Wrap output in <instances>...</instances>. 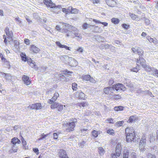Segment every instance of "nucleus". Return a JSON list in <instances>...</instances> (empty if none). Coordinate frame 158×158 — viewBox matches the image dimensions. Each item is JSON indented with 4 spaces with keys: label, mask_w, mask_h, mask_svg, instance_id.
<instances>
[{
    "label": "nucleus",
    "mask_w": 158,
    "mask_h": 158,
    "mask_svg": "<svg viewBox=\"0 0 158 158\" xmlns=\"http://www.w3.org/2000/svg\"><path fill=\"white\" fill-rule=\"evenodd\" d=\"M62 23L64 28L61 29V32H64L66 33V36L68 37L71 36L73 38L75 36H77L78 34V30L76 27H73L66 23L60 22Z\"/></svg>",
    "instance_id": "nucleus-1"
},
{
    "label": "nucleus",
    "mask_w": 158,
    "mask_h": 158,
    "mask_svg": "<svg viewBox=\"0 0 158 158\" xmlns=\"http://www.w3.org/2000/svg\"><path fill=\"white\" fill-rule=\"evenodd\" d=\"M126 134V140L128 142H131L133 140L135 137L134 130L133 128H127L125 130Z\"/></svg>",
    "instance_id": "nucleus-2"
},
{
    "label": "nucleus",
    "mask_w": 158,
    "mask_h": 158,
    "mask_svg": "<svg viewBox=\"0 0 158 158\" xmlns=\"http://www.w3.org/2000/svg\"><path fill=\"white\" fill-rule=\"evenodd\" d=\"M5 31L6 35L7 36L8 40H7L6 35H4L3 37V39H4V42L6 44H7L8 42H9L10 44H11L13 41V32L11 31H10L8 27H6Z\"/></svg>",
    "instance_id": "nucleus-3"
},
{
    "label": "nucleus",
    "mask_w": 158,
    "mask_h": 158,
    "mask_svg": "<svg viewBox=\"0 0 158 158\" xmlns=\"http://www.w3.org/2000/svg\"><path fill=\"white\" fill-rule=\"evenodd\" d=\"M146 61L145 60L142 58L140 57L139 60H137V65L138 66H142L144 68L146 71L149 72L152 71L151 73L152 74V70L154 68L152 69L149 66H146L145 65Z\"/></svg>",
    "instance_id": "nucleus-4"
},
{
    "label": "nucleus",
    "mask_w": 158,
    "mask_h": 158,
    "mask_svg": "<svg viewBox=\"0 0 158 158\" xmlns=\"http://www.w3.org/2000/svg\"><path fill=\"white\" fill-rule=\"evenodd\" d=\"M71 122L67 123L66 126L68 128L66 129L67 131H72L74 130V128L75 127V123L77 122V120L76 119H72L71 120Z\"/></svg>",
    "instance_id": "nucleus-5"
},
{
    "label": "nucleus",
    "mask_w": 158,
    "mask_h": 158,
    "mask_svg": "<svg viewBox=\"0 0 158 158\" xmlns=\"http://www.w3.org/2000/svg\"><path fill=\"white\" fill-rule=\"evenodd\" d=\"M146 143V140L145 137H143L141 138L139 144V148L141 152H143L146 150L145 148Z\"/></svg>",
    "instance_id": "nucleus-6"
},
{
    "label": "nucleus",
    "mask_w": 158,
    "mask_h": 158,
    "mask_svg": "<svg viewBox=\"0 0 158 158\" xmlns=\"http://www.w3.org/2000/svg\"><path fill=\"white\" fill-rule=\"evenodd\" d=\"M114 90V89L118 91L119 92L121 90L124 91L126 90V88L124 85L122 84L118 83L115 85H114L112 87Z\"/></svg>",
    "instance_id": "nucleus-7"
},
{
    "label": "nucleus",
    "mask_w": 158,
    "mask_h": 158,
    "mask_svg": "<svg viewBox=\"0 0 158 158\" xmlns=\"http://www.w3.org/2000/svg\"><path fill=\"white\" fill-rule=\"evenodd\" d=\"M61 8V6L60 5L56 6L55 4V6L51 8L50 10L54 12L55 13H56L57 14H59L60 13L59 10Z\"/></svg>",
    "instance_id": "nucleus-8"
},
{
    "label": "nucleus",
    "mask_w": 158,
    "mask_h": 158,
    "mask_svg": "<svg viewBox=\"0 0 158 158\" xmlns=\"http://www.w3.org/2000/svg\"><path fill=\"white\" fill-rule=\"evenodd\" d=\"M71 57H69L67 55H64L60 56V59L63 62L68 64Z\"/></svg>",
    "instance_id": "nucleus-9"
},
{
    "label": "nucleus",
    "mask_w": 158,
    "mask_h": 158,
    "mask_svg": "<svg viewBox=\"0 0 158 158\" xmlns=\"http://www.w3.org/2000/svg\"><path fill=\"white\" fill-rule=\"evenodd\" d=\"M44 2L49 10L55 6V4L53 3L51 0H44Z\"/></svg>",
    "instance_id": "nucleus-10"
},
{
    "label": "nucleus",
    "mask_w": 158,
    "mask_h": 158,
    "mask_svg": "<svg viewBox=\"0 0 158 158\" xmlns=\"http://www.w3.org/2000/svg\"><path fill=\"white\" fill-rule=\"evenodd\" d=\"M22 79L24 83L27 85H29L31 84V80L28 76L23 75L22 77Z\"/></svg>",
    "instance_id": "nucleus-11"
},
{
    "label": "nucleus",
    "mask_w": 158,
    "mask_h": 158,
    "mask_svg": "<svg viewBox=\"0 0 158 158\" xmlns=\"http://www.w3.org/2000/svg\"><path fill=\"white\" fill-rule=\"evenodd\" d=\"M68 65L71 66H76L77 65V62L76 60L71 57Z\"/></svg>",
    "instance_id": "nucleus-12"
},
{
    "label": "nucleus",
    "mask_w": 158,
    "mask_h": 158,
    "mask_svg": "<svg viewBox=\"0 0 158 158\" xmlns=\"http://www.w3.org/2000/svg\"><path fill=\"white\" fill-rule=\"evenodd\" d=\"M60 158H64L66 157L67 155L65 151L63 149L60 150L57 154Z\"/></svg>",
    "instance_id": "nucleus-13"
},
{
    "label": "nucleus",
    "mask_w": 158,
    "mask_h": 158,
    "mask_svg": "<svg viewBox=\"0 0 158 158\" xmlns=\"http://www.w3.org/2000/svg\"><path fill=\"white\" fill-rule=\"evenodd\" d=\"M75 96L80 99H84L85 97V94L81 92H77L75 93Z\"/></svg>",
    "instance_id": "nucleus-14"
},
{
    "label": "nucleus",
    "mask_w": 158,
    "mask_h": 158,
    "mask_svg": "<svg viewBox=\"0 0 158 158\" xmlns=\"http://www.w3.org/2000/svg\"><path fill=\"white\" fill-rule=\"evenodd\" d=\"M30 50L33 52L36 53L39 52L40 51V49L36 46L34 45H31Z\"/></svg>",
    "instance_id": "nucleus-15"
},
{
    "label": "nucleus",
    "mask_w": 158,
    "mask_h": 158,
    "mask_svg": "<svg viewBox=\"0 0 158 158\" xmlns=\"http://www.w3.org/2000/svg\"><path fill=\"white\" fill-rule=\"evenodd\" d=\"M114 90L113 88L111 87H108L104 88L103 91L106 94H108L112 92Z\"/></svg>",
    "instance_id": "nucleus-16"
},
{
    "label": "nucleus",
    "mask_w": 158,
    "mask_h": 158,
    "mask_svg": "<svg viewBox=\"0 0 158 158\" xmlns=\"http://www.w3.org/2000/svg\"><path fill=\"white\" fill-rule=\"evenodd\" d=\"M13 42V41L12 42ZM14 46L13 48L16 50H18L19 48V43L17 40H14L13 41Z\"/></svg>",
    "instance_id": "nucleus-17"
},
{
    "label": "nucleus",
    "mask_w": 158,
    "mask_h": 158,
    "mask_svg": "<svg viewBox=\"0 0 158 158\" xmlns=\"http://www.w3.org/2000/svg\"><path fill=\"white\" fill-rule=\"evenodd\" d=\"M56 43L57 45L60 48H64L66 49H68L69 50H70V48L65 45L62 44L60 42H56Z\"/></svg>",
    "instance_id": "nucleus-18"
},
{
    "label": "nucleus",
    "mask_w": 158,
    "mask_h": 158,
    "mask_svg": "<svg viewBox=\"0 0 158 158\" xmlns=\"http://www.w3.org/2000/svg\"><path fill=\"white\" fill-rule=\"evenodd\" d=\"M0 76L4 77L7 80H10L11 79L12 77L9 74H6L4 73H0Z\"/></svg>",
    "instance_id": "nucleus-19"
},
{
    "label": "nucleus",
    "mask_w": 158,
    "mask_h": 158,
    "mask_svg": "<svg viewBox=\"0 0 158 158\" xmlns=\"http://www.w3.org/2000/svg\"><path fill=\"white\" fill-rule=\"evenodd\" d=\"M106 3L108 5L113 6L115 4V2L113 0H106Z\"/></svg>",
    "instance_id": "nucleus-20"
},
{
    "label": "nucleus",
    "mask_w": 158,
    "mask_h": 158,
    "mask_svg": "<svg viewBox=\"0 0 158 158\" xmlns=\"http://www.w3.org/2000/svg\"><path fill=\"white\" fill-rule=\"evenodd\" d=\"M11 143L14 145H15L17 143L19 144L20 143V140L18 138H13L11 141Z\"/></svg>",
    "instance_id": "nucleus-21"
},
{
    "label": "nucleus",
    "mask_w": 158,
    "mask_h": 158,
    "mask_svg": "<svg viewBox=\"0 0 158 158\" xmlns=\"http://www.w3.org/2000/svg\"><path fill=\"white\" fill-rule=\"evenodd\" d=\"M136 53H137L139 55H140L139 57V58L140 57L142 58L141 56H142L143 55V52L139 47H138Z\"/></svg>",
    "instance_id": "nucleus-22"
},
{
    "label": "nucleus",
    "mask_w": 158,
    "mask_h": 158,
    "mask_svg": "<svg viewBox=\"0 0 158 158\" xmlns=\"http://www.w3.org/2000/svg\"><path fill=\"white\" fill-rule=\"evenodd\" d=\"M150 141L151 143L153 142L156 139L155 134L152 133L150 134Z\"/></svg>",
    "instance_id": "nucleus-23"
},
{
    "label": "nucleus",
    "mask_w": 158,
    "mask_h": 158,
    "mask_svg": "<svg viewBox=\"0 0 158 158\" xmlns=\"http://www.w3.org/2000/svg\"><path fill=\"white\" fill-rule=\"evenodd\" d=\"M129 151L127 149H125L123 151V158H128Z\"/></svg>",
    "instance_id": "nucleus-24"
},
{
    "label": "nucleus",
    "mask_w": 158,
    "mask_h": 158,
    "mask_svg": "<svg viewBox=\"0 0 158 158\" xmlns=\"http://www.w3.org/2000/svg\"><path fill=\"white\" fill-rule=\"evenodd\" d=\"M136 120V118L135 116L134 115L131 116L129 120V121L130 123H133L135 122Z\"/></svg>",
    "instance_id": "nucleus-25"
},
{
    "label": "nucleus",
    "mask_w": 158,
    "mask_h": 158,
    "mask_svg": "<svg viewBox=\"0 0 158 158\" xmlns=\"http://www.w3.org/2000/svg\"><path fill=\"white\" fill-rule=\"evenodd\" d=\"M98 149L99 154L100 155L102 156L105 153V151L102 147H99L98 148Z\"/></svg>",
    "instance_id": "nucleus-26"
},
{
    "label": "nucleus",
    "mask_w": 158,
    "mask_h": 158,
    "mask_svg": "<svg viewBox=\"0 0 158 158\" xmlns=\"http://www.w3.org/2000/svg\"><path fill=\"white\" fill-rule=\"evenodd\" d=\"M59 103L57 102H55L52 104L51 106V108L52 109H54L55 108H57L58 106Z\"/></svg>",
    "instance_id": "nucleus-27"
},
{
    "label": "nucleus",
    "mask_w": 158,
    "mask_h": 158,
    "mask_svg": "<svg viewBox=\"0 0 158 158\" xmlns=\"http://www.w3.org/2000/svg\"><path fill=\"white\" fill-rule=\"evenodd\" d=\"M126 86L130 88V90L131 91H134V89L133 87V85L131 83V82Z\"/></svg>",
    "instance_id": "nucleus-28"
},
{
    "label": "nucleus",
    "mask_w": 158,
    "mask_h": 158,
    "mask_svg": "<svg viewBox=\"0 0 158 158\" xmlns=\"http://www.w3.org/2000/svg\"><path fill=\"white\" fill-rule=\"evenodd\" d=\"M152 74L154 76L158 77V70L155 69H153L152 70Z\"/></svg>",
    "instance_id": "nucleus-29"
},
{
    "label": "nucleus",
    "mask_w": 158,
    "mask_h": 158,
    "mask_svg": "<svg viewBox=\"0 0 158 158\" xmlns=\"http://www.w3.org/2000/svg\"><path fill=\"white\" fill-rule=\"evenodd\" d=\"M124 108V107L122 106H118L115 107L114 109L115 111H118L119 110H122Z\"/></svg>",
    "instance_id": "nucleus-30"
},
{
    "label": "nucleus",
    "mask_w": 158,
    "mask_h": 158,
    "mask_svg": "<svg viewBox=\"0 0 158 158\" xmlns=\"http://www.w3.org/2000/svg\"><path fill=\"white\" fill-rule=\"evenodd\" d=\"M111 20L112 22L115 24L118 23L119 22V19L117 18H113L111 19Z\"/></svg>",
    "instance_id": "nucleus-31"
},
{
    "label": "nucleus",
    "mask_w": 158,
    "mask_h": 158,
    "mask_svg": "<svg viewBox=\"0 0 158 158\" xmlns=\"http://www.w3.org/2000/svg\"><path fill=\"white\" fill-rule=\"evenodd\" d=\"M65 106H64L63 105L60 104V103L59 104V105L58 107H57V110L58 111H61L64 108H65Z\"/></svg>",
    "instance_id": "nucleus-32"
},
{
    "label": "nucleus",
    "mask_w": 158,
    "mask_h": 158,
    "mask_svg": "<svg viewBox=\"0 0 158 158\" xmlns=\"http://www.w3.org/2000/svg\"><path fill=\"white\" fill-rule=\"evenodd\" d=\"M21 57L22 60H23L24 61H26V60H27V61H28V59H27L25 54H24L23 53H22L21 54Z\"/></svg>",
    "instance_id": "nucleus-33"
},
{
    "label": "nucleus",
    "mask_w": 158,
    "mask_h": 158,
    "mask_svg": "<svg viewBox=\"0 0 158 158\" xmlns=\"http://www.w3.org/2000/svg\"><path fill=\"white\" fill-rule=\"evenodd\" d=\"M90 76L89 75H85L82 76V79L83 80L88 81H89L90 78Z\"/></svg>",
    "instance_id": "nucleus-34"
},
{
    "label": "nucleus",
    "mask_w": 158,
    "mask_h": 158,
    "mask_svg": "<svg viewBox=\"0 0 158 158\" xmlns=\"http://www.w3.org/2000/svg\"><path fill=\"white\" fill-rule=\"evenodd\" d=\"M102 30L98 26H96L94 27V29L93 30V31L95 32H99L101 31Z\"/></svg>",
    "instance_id": "nucleus-35"
},
{
    "label": "nucleus",
    "mask_w": 158,
    "mask_h": 158,
    "mask_svg": "<svg viewBox=\"0 0 158 158\" xmlns=\"http://www.w3.org/2000/svg\"><path fill=\"white\" fill-rule=\"evenodd\" d=\"M124 123L123 121H118L115 123V125L118 127L122 126Z\"/></svg>",
    "instance_id": "nucleus-36"
},
{
    "label": "nucleus",
    "mask_w": 158,
    "mask_h": 158,
    "mask_svg": "<svg viewBox=\"0 0 158 158\" xmlns=\"http://www.w3.org/2000/svg\"><path fill=\"white\" fill-rule=\"evenodd\" d=\"M92 135L95 137H97L98 136L99 133L97 131L94 130L92 132Z\"/></svg>",
    "instance_id": "nucleus-37"
},
{
    "label": "nucleus",
    "mask_w": 158,
    "mask_h": 158,
    "mask_svg": "<svg viewBox=\"0 0 158 158\" xmlns=\"http://www.w3.org/2000/svg\"><path fill=\"white\" fill-rule=\"evenodd\" d=\"M121 96L119 95H114L112 96L111 98L115 99L116 100H118L121 98Z\"/></svg>",
    "instance_id": "nucleus-38"
},
{
    "label": "nucleus",
    "mask_w": 158,
    "mask_h": 158,
    "mask_svg": "<svg viewBox=\"0 0 158 158\" xmlns=\"http://www.w3.org/2000/svg\"><path fill=\"white\" fill-rule=\"evenodd\" d=\"M17 150V147L13 145L11 148V149L10 150V152H16Z\"/></svg>",
    "instance_id": "nucleus-39"
},
{
    "label": "nucleus",
    "mask_w": 158,
    "mask_h": 158,
    "mask_svg": "<svg viewBox=\"0 0 158 158\" xmlns=\"http://www.w3.org/2000/svg\"><path fill=\"white\" fill-rule=\"evenodd\" d=\"M121 150L122 149H116V153L117 156H120L121 154Z\"/></svg>",
    "instance_id": "nucleus-40"
},
{
    "label": "nucleus",
    "mask_w": 158,
    "mask_h": 158,
    "mask_svg": "<svg viewBox=\"0 0 158 158\" xmlns=\"http://www.w3.org/2000/svg\"><path fill=\"white\" fill-rule=\"evenodd\" d=\"M131 82V81L128 79H124L123 81V82L124 84L126 85L129 84Z\"/></svg>",
    "instance_id": "nucleus-41"
},
{
    "label": "nucleus",
    "mask_w": 158,
    "mask_h": 158,
    "mask_svg": "<svg viewBox=\"0 0 158 158\" xmlns=\"http://www.w3.org/2000/svg\"><path fill=\"white\" fill-rule=\"evenodd\" d=\"M77 84L76 83H73L72 85V89L74 91H76L77 89Z\"/></svg>",
    "instance_id": "nucleus-42"
},
{
    "label": "nucleus",
    "mask_w": 158,
    "mask_h": 158,
    "mask_svg": "<svg viewBox=\"0 0 158 158\" xmlns=\"http://www.w3.org/2000/svg\"><path fill=\"white\" fill-rule=\"evenodd\" d=\"M147 158H156V156L154 155H152L150 153H148L147 155Z\"/></svg>",
    "instance_id": "nucleus-43"
},
{
    "label": "nucleus",
    "mask_w": 158,
    "mask_h": 158,
    "mask_svg": "<svg viewBox=\"0 0 158 158\" xmlns=\"http://www.w3.org/2000/svg\"><path fill=\"white\" fill-rule=\"evenodd\" d=\"M129 15L133 19L135 20L137 18V16L134 14L131 13H129Z\"/></svg>",
    "instance_id": "nucleus-44"
},
{
    "label": "nucleus",
    "mask_w": 158,
    "mask_h": 158,
    "mask_svg": "<svg viewBox=\"0 0 158 158\" xmlns=\"http://www.w3.org/2000/svg\"><path fill=\"white\" fill-rule=\"evenodd\" d=\"M63 73L64 74L70 75L72 73V72L68 71L67 70H64L63 71Z\"/></svg>",
    "instance_id": "nucleus-45"
},
{
    "label": "nucleus",
    "mask_w": 158,
    "mask_h": 158,
    "mask_svg": "<svg viewBox=\"0 0 158 158\" xmlns=\"http://www.w3.org/2000/svg\"><path fill=\"white\" fill-rule=\"evenodd\" d=\"M105 121L106 123H114V119L112 118H110L107 119Z\"/></svg>",
    "instance_id": "nucleus-46"
},
{
    "label": "nucleus",
    "mask_w": 158,
    "mask_h": 158,
    "mask_svg": "<svg viewBox=\"0 0 158 158\" xmlns=\"http://www.w3.org/2000/svg\"><path fill=\"white\" fill-rule=\"evenodd\" d=\"M114 132V130L112 129H109L107 131V133L110 135H113Z\"/></svg>",
    "instance_id": "nucleus-47"
},
{
    "label": "nucleus",
    "mask_w": 158,
    "mask_h": 158,
    "mask_svg": "<svg viewBox=\"0 0 158 158\" xmlns=\"http://www.w3.org/2000/svg\"><path fill=\"white\" fill-rule=\"evenodd\" d=\"M36 109L38 110L41 109L42 108L41 104L40 103H36L35 104Z\"/></svg>",
    "instance_id": "nucleus-48"
},
{
    "label": "nucleus",
    "mask_w": 158,
    "mask_h": 158,
    "mask_svg": "<svg viewBox=\"0 0 158 158\" xmlns=\"http://www.w3.org/2000/svg\"><path fill=\"white\" fill-rule=\"evenodd\" d=\"M59 96V94L57 93H55L54 95V96L52 97L56 101V100L57 99L58 97Z\"/></svg>",
    "instance_id": "nucleus-49"
},
{
    "label": "nucleus",
    "mask_w": 158,
    "mask_h": 158,
    "mask_svg": "<svg viewBox=\"0 0 158 158\" xmlns=\"http://www.w3.org/2000/svg\"><path fill=\"white\" fill-rule=\"evenodd\" d=\"M91 25L87 23H85L83 24L82 27L83 28L86 29L87 27H90Z\"/></svg>",
    "instance_id": "nucleus-50"
},
{
    "label": "nucleus",
    "mask_w": 158,
    "mask_h": 158,
    "mask_svg": "<svg viewBox=\"0 0 158 158\" xmlns=\"http://www.w3.org/2000/svg\"><path fill=\"white\" fill-rule=\"evenodd\" d=\"M24 43L27 45H29L30 43V41L28 39H25L24 40Z\"/></svg>",
    "instance_id": "nucleus-51"
},
{
    "label": "nucleus",
    "mask_w": 158,
    "mask_h": 158,
    "mask_svg": "<svg viewBox=\"0 0 158 158\" xmlns=\"http://www.w3.org/2000/svg\"><path fill=\"white\" fill-rule=\"evenodd\" d=\"M78 11L76 9H72L71 12L72 14H76L78 13Z\"/></svg>",
    "instance_id": "nucleus-52"
},
{
    "label": "nucleus",
    "mask_w": 158,
    "mask_h": 158,
    "mask_svg": "<svg viewBox=\"0 0 158 158\" xmlns=\"http://www.w3.org/2000/svg\"><path fill=\"white\" fill-rule=\"evenodd\" d=\"M25 19H26L27 21L29 23V24L31 23L32 22V21L31 20L29 17L27 16H26L25 17Z\"/></svg>",
    "instance_id": "nucleus-53"
},
{
    "label": "nucleus",
    "mask_w": 158,
    "mask_h": 158,
    "mask_svg": "<svg viewBox=\"0 0 158 158\" xmlns=\"http://www.w3.org/2000/svg\"><path fill=\"white\" fill-rule=\"evenodd\" d=\"M116 149H122L121 143H118L116 146Z\"/></svg>",
    "instance_id": "nucleus-54"
},
{
    "label": "nucleus",
    "mask_w": 158,
    "mask_h": 158,
    "mask_svg": "<svg viewBox=\"0 0 158 158\" xmlns=\"http://www.w3.org/2000/svg\"><path fill=\"white\" fill-rule=\"evenodd\" d=\"M87 105V103L85 102H82L79 104V106L81 107H85Z\"/></svg>",
    "instance_id": "nucleus-55"
},
{
    "label": "nucleus",
    "mask_w": 158,
    "mask_h": 158,
    "mask_svg": "<svg viewBox=\"0 0 158 158\" xmlns=\"http://www.w3.org/2000/svg\"><path fill=\"white\" fill-rule=\"evenodd\" d=\"M63 24L62 27L60 29V26L59 25H57L56 26V28L58 31H60V32H61L60 31L61 29L64 28V27H63Z\"/></svg>",
    "instance_id": "nucleus-56"
},
{
    "label": "nucleus",
    "mask_w": 158,
    "mask_h": 158,
    "mask_svg": "<svg viewBox=\"0 0 158 158\" xmlns=\"http://www.w3.org/2000/svg\"><path fill=\"white\" fill-rule=\"evenodd\" d=\"M157 149H158V146H154L152 149V151L153 152L157 151Z\"/></svg>",
    "instance_id": "nucleus-57"
},
{
    "label": "nucleus",
    "mask_w": 158,
    "mask_h": 158,
    "mask_svg": "<svg viewBox=\"0 0 158 158\" xmlns=\"http://www.w3.org/2000/svg\"><path fill=\"white\" fill-rule=\"evenodd\" d=\"M15 20L19 24H20L21 23V19H20L19 17H17L15 19Z\"/></svg>",
    "instance_id": "nucleus-58"
},
{
    "label": "nucleus",
    "mask_w": 158,
    "mask_h": 158,
    "mask_svg": "<svg viewBox=\"0 0 158 158\" xmlns=\"http://www.w3.org/2000/svg\"><path fill=\"white\" fill-rule=\"evenodd\" d=\"M122 27L124 28L127 29L129 27V25H127L125 24H123L122 25Z\"/></svg>",
    "instance_id": "nucleus-59"
},
{
    "label": "nucleus",
    "mask_w": 158,
    "mask_h": 158,
    "mask_svg": "<svg viewBox=\"0 0 158 158\" xmlns=\"http://www.w3.org/2000/svg\"><path fill=\"white\" fill-rule=\"evenodd\" d=\"M138 70L139 69L137 68V67H136L134 68L131 69V71L133 72H137Z\"/></svg>",
    "instance_id": "nucleus-60"
},
{
    "label": "nucleus",
    "mask_w": 158,
    "mask_h": 158,
    "mask_svg": "<svg viewBox=\"0 0 158 158\" xmlns=\"http://www.w3.org/2000/svg\"><path fill=\"white\" fill-rule=\"evenodd\" d=\"M131 156L132 158H136V153L135 152H132L131 153Z\"/></svg>",
    "instance_id": "nucleus-61"
},
{
    "label": "nucleus",
    "mask_w": 158,
    "mask_h": 158,
    "mask_svg": "<svg viewBox=\"0 0 158 158\" xmlns=\"http://www.w3.org/2000/svg\"><path fill=\"white\" fill-rule=\"evenodd\" d=\"M77 51L79 52H82L83 51V50L82 47H80L77 49Z\"/></svg>",
    "instance_id": "nucleus-62"
},
{
    "label": "nucleus",
    "mask_w": 158,
    "mask_h": 158,
    "mask_svg": "<svg viewBox=\"0 0 158 158\" xmlns=\"http://www.w3.org/2000/svg\"><path fill=\"white\" fill-rule=\"evenodd\" d=\"M45 139V137L44 135V133H43L41 134V135L40 136V138H39L38 140H42Z\"/></svg>",
    "instance_id": "nucleus-63"
},
{
    "label": "nucleus",
    "mask_w": 158,
    "mask_h": 158,
    "mask_svg": "<svg viewBox=\"0 0 158 158\" xmlns=\"http://www.w3.org/2000/svg\"><path fill=\"white\" fill-rule=\"evenodd\" d=\"M30 107L31 109H36L35 104H32L30 106Z\"/></svg>",
    "instance_id": "nucleus-64"
}]
</instances>
